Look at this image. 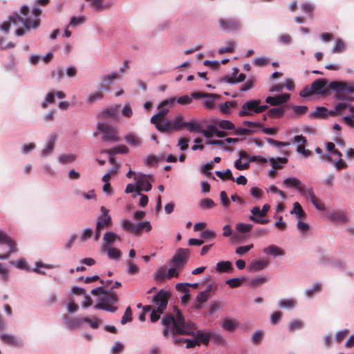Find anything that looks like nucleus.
I'll list each match as a JSON object with an SVG mask.
<instances>
[{"instance_id":"nucleus-35","label":"nucleus","mask_w":354,"mask_h":354,"mask_svg":"<svg viewBox=\"0 0 354 354\" xmlns=\"http://www.w3.org/2000/svg\"><path fill=\"white\" fill-rule=\"evenodd\" d=\"M103 240L106 243L105 245L108 246V245L112 244L116 240L120 241L121 239L118 235H117L114 232H107L104 234Z\"/></svg>"},{"instance_id":"nucleus-61","label":"nucleus","mask_w":354,"mask_h":354,"mask_svg":"<svg viewBox=\"0 0 354 354\" xmlns=\"http://www.w3.org/2000/svg\"><path fill=\"white\" fill-rule=\"evenodd\" d=\"M312 203L314 205V206L320 211L325 210V205L324 203L322 202L320 199H319L317 197H313V198L310 200Z\"/></svg>"},{"instance_id":"nucleus-39","label":"nucleus","mask_w":354,"mask_h":354,"mask_svg":"<svg viewBox=\"0 0 354 354\" xmlns=\"http://www.w3.org/2000/svg\"><path fill=\"white\" fill-rule=\"evenodd\" d=\"M216 175L223 180L228 179L234 181V178L233 177L232 171L230 169H227L224 172L216 171Z\"/></svg>"},{"instance_id":"nucleus-23","label":"nucleus","mask_w":354,"mask_h":354,"mask_svg":"<svg viewBox=\"0 0 354 354\" xmlns=\"http://www.w3.org/2000/svg\"><path fill=\"white\" fill-rule=\"evenodd\" d=\"M21 20H17L18 25L24 24L27 29L37 28L40 25V19L26 18L24 19L20 17Z\"/></svg>"},{"instance_id":"nucleus-24","label":"nucleus","mask_w":354,"mask_h":354,"mask_svg":"<svg viewBox=\"0 0 354 354\" xmlns=\"http://www.w3.org/2000/svg\"><path fill=\"white\" fill-rule=\"evenodd\" d=\"M251 213L252 214V215L250 216V221H252L257 223H259V224H262V225L266 224L268 223V219L261 218L256 216H261V211L259 207H257V206L254 207L251 209Z\"/></svg>"},{"instance_id":"nucleus-14","label":"nucleus","mask_w":354,"mask_h":354,"mask_svg":"<svg viewBox=\"0 0 354 354\" xmlns=\"http://www.w3.org/2000/svg\"><path fill=\"white\" fill-rule=\"evenodd\" d=\"M328 220L337 223L344 224L348 222L347 212L346 210H333L327 214Z\"/></svg>"},{"instance_id":"nucleus-6","label":"nucleus","mask_w":354,"mask_h":354,"mask_svg":"<svg viewBox=\"0 0 354 354\" xmlns=\"http://www.w3.org/2000/svg\"><path fill=\"white\" fill-rule=\"evenodd\" d=\"M121 225L124 230L136 236L140 235L143 230L148 232L152 228L149 221L134 224L131 221L125 219L122 221Z\"/></svg>"},{"instance_id":"nucleus-5","label":"nucleus","mask_w":354,"mask_h":354,"mask_svg":"<svg viewBox=\"0 0 354 354\" xmlns=\"http://www.w3.org/2000/svg\"><path fill=\"white\" fill-rule=\"evenodd\" d=\"M175 102L176 97H174L162 101L158 107V112L151 118V123L155 126L156 124L161 123L168 113L169 108L173 107Z\"/></svg>"},{"instance_id":"nucleus-20","label":"nucleus","mask_w":354,"mask_h":354,"mask_svg":"<svg viewBox=\"0 0 354 354\" xmlns=\"http://www.w3.org/2000/svg\"><path fill=\"white\" fill-rule=\"evenodd\" d=\"M64 319L65 326L70 330H75L77 328H80L82 326L83 324V317L71 318L66 315L64 316Z\"/></svg>"},{"instance_id":"nucleus-22","label":"nucleus","mask_w":354,"mask_h":354,"mask_svg":"<svg viewBox=\"0 0 354 354\" xmlns=\"http://www.w3.org/2000/svg\"><path fill=\"white\" fill-rule=\"evenodd\" d=\"M17 20H21L20 16L18 13H14L9 17L8 21H4L2 24L0 25V29L3 31L8 32L12 24L18 25Z\"/></svg>"},{"instance_id":"nucleus-58","label":"nucleus","mask_w":354,"mask_h":354,"mask_svg":"<svg viewBox=\"0 0 354 354\" xmlns=\"http://www.w3.org/2000/svg\"><path fill=\"white\" fill-rule=\"evenodd\" d=\"M10 263L14 265L19 269L30 270L26 261L24 259H19L17 261H10Z\"/></svg>"},{"instance_id":"nucleus-50","label":"nucleus","mask_w":354,"mask_h":354,"mask_svg":"<svg viewBox=\"0 0 354 354\" xmlns=\"http://www.w3.org/2000/svg\"><path fill=\"white\" fill-rule=\"evenodd\" d=\"M1 339L10 344V345H17L19 340L16 339L14 336L8 335V334H3L1 336Z\"/></svg>"},{"instance_id":"nucleus-52","label":"nucleus","mask_w":354,"mask_h":354,"mask_svg":"<svg viewBox=\"0 0 354 354\" xmlns=\"http://www.w3.org/2000/svg\"><path fill=\"white\" fill-rule=\"evenodd\" d=\"M303 322L301 320H293L288 324V329L290 331H295L302 328Z\"/></svg>"},{"instance_id":"nucleus-38","label":"nucleus","mask_w":354,"mask_h":354,"mask_svg":"<svg viewBox=\"0 0 354 354\" xmlns=\"http://www.w3.org/2000/svg\"><path fill=\"white\" fill-rule=\"evenodd\" d=\"M125 140L129 145L133 147L139 146L141 144L140 138L137 136L131 133L126 136Z\"/></svg>"},{"instance_id":"nucleus-26","label":"nucleus","mask_w":354,"mask_h":354,"mask_svg":"<svg viewBox=\"0 0 354 354\" xmlns=\"http://www.w3.org/2000/svg\"><path fill=\"white\" fill-rule=\"evenodd\" d=\"M90 3L92 7L96 11H103L109 8V6L104 4V0H86Z\"/></svg>"},{"instance_id":"nucleus-46","label":"nucleus","mask_w":354,"mask_h":354,"mask_svg":"<svg viewBox=\"0 0 354 354\" xmlns=\"http://www.w3.org/2000/svg\"><path fill=\"white\" fill-rule=\"evenodd\" d=\"M296 301L293 299H281L279 302V307L282 308L292 309L295 306Z\"/></svg>"},{"instance_id":"nucleus-17","label":"nucleus","mask_w":354,"mask_h":354,"mask_svg":"<svg viewBox=\"0 0 354 354\" xmlns=\"http://www.w3.org/2000/svg\"><path fill=\"white\" fill-rule=\"evenodd\" d=\"M270 263V261L265 259H254L248 266V269L251 272H258L265 269Z\"/></svg>"},{"instance_id":"nucleus-15","label":"nucleus","mask_w":354,"mask_h":354,"mask_svg":"<svg viewBox=\"0 0 354 354\" xmlns=\"http://www.w3.org/2000/svg\"><path fill=\"white\" fill-rule=\"evenodd\" d=\"M135 179L137 180L136 190L138 192L141 191L149 192L151 190V185L150 184L148 177L146 175H140L138 177H136Z\"/></svg>"},{"instance_id":"nucleus-29","label":"nucleus","mask_w":354,"mask_h":354,"mask_svg":"<svg viewBox=\"0 0 354 354\" xmlns=\"http://www.w3.org/2000/svg\"><path fill=\"white\" fill-rule=\"evenodd\" d=\"M232 270L233 267L230 261H221L216 264V270L218 272H229Z\"/></svg>"},{"instance_id":"nucleus-21","label":"nucleus","mask_w":354,"mask_h":354,"mask_svg":"<svg viewBox=\"0 0 354 354\" xmlns=\"http://www.w3.org/2000/svg\"><path fill=\"white\" fill-rule=\"evenodd\" d=\"M0 244H6L9 247V252L15 253L17 252L16 243L4 232L0 230Z\"/></svg>"},{"instance_id":"nucleus-60","label":"nucleus","mask_w":354,"mask_h":354,"mask_svg":"<svg viewBox=\"0 0 354 354\" xmlns=\"http://www.w3.org/2000/svg\"><path fill=\"white\" fill-rule=\"evenodd\" d=\"M220 198L221 204L225 208H228L230 205V201L227 197V195L225 191H222L220 193Z\"/></svg>"},{"instance_id":"nucleus-47","label":"nucleus","mask_w":354,"mask_h":354,"mask_svg":"<svg viewBox=\"0 0 354 354\" xmlns=\"http://www.w3.org/2000/svg\"><path fill=\"white\" fill-rule=\"evenodd\" d=\"M270 162L274 169H279L282 168V166L279 165L278 162L285 164L288 162V159L286 158H278L277 159L272 158Z\"/></svg>"},{"instance_id":"nucleus-32","label":"nucleus","mask_w":354,"mask_h":354,"mask_svg":"<svg viewBox=\"0 0 354 354\" xmlns=\"http://www.w3.org/2000/svg\"><path fill=\"white\" fill-rule=\"evenodd\" d=\"M263 252L266 254H270L273 256H281L283 255V250L275 245H270L268 247L264 248Z\"/></svg>"},{"instance_id":"nucleus-10","label":"nucleus","mask_w":354,"mask_h":354,"mask_svg":"<svg viewBox=\"0 0 354 354\" xmlns=\"http://www.w3.org/2000/svg\"><path fill=\"white\" fill-rule=\"evenodd\" d=\"M218 28L225 32H230L241 28L239 20L235 18H221L218 21Z\"/></svg>"},{"instance_id":"nucleus-12","label":"nucleus","mask_w":354,"mask_h":354,"mask_svg":"<svg viewBox=\"0 0 354 354\" xmlns=\"http://www.w3.org/2000/svg\"><path fill=\"white\" fill-rule=\"evenodd\" d=\"M203 97H218V94L216 93H203V92H194L192 93L191 96H189L187 95H183L181 97H179L178 98H176V102H177L178 104L181 105H186L192 103V98L194 99H200Z\"/></svg>"},{"instance_id":"nucleus-64","label":"nucleus","mask_w":354,"mask_h":354,"mask_svg":"<svg viewBox=\"0 0 354 354\" xmlns=\"http://www.w3.org/2000/svg\"><path fill=\"white\" fill-rule=\"evenodd\" d=\"M349 330L348 329H344L342 330H340L337 332L335 336V341L337 343H341L342 340L346 337V335L348 334Z\"/></svg>"},{"instance_id":"nucleus-4","label":"nucleus","mask_w":354,"mask_h":354,"mask_svg":"<svg viewBox=\"0 0 354 354\" xmlns=\"http://www.w3.org/2000/svg\"><path fill=\"white\" fill-rule=\"evenodd\" d=\"M183 120H185L184 115L179 114L171 120H167L160 124H156L155 127L160 133H171L172 132L180 131L183 129Z\"/></svg>"},{"instance_id":"nucleus-30","label":"nucleus","mask_w":354,"mask_h":354,"mask_svg":"<svg viewBox=\"0 0 354 354\" xmlns=\"http://www.w3.org/2000/svg\"><path fill=\"white\" fill-rule=\"evenodd\" d=\"M290 214H295L297 218L299 220L304 219L306 218V213L303 210L301 205L298 202H295L293 204V209L290 211Z\"/></svg>"},{"instance_id":"nucleus-25","label":"nucleus","mask_w":354,"mask_h":354,"mask_svg":"<svg viewBox=\"0 0 354 354\" xmlns=\"http://www.w3.org/2000/svg\"><path fill=\"white\" fill-rule=\"evenodd\" d=\"M57 140V136L55 134H51L48 139V144L46 148L42 150V154L44 156H48L53 152L55 142Z\"/></svg>"},{"instance_id":"nucleus-54","label":"nucleus","mask_w":354,"mask_h":354,"mask_svg":"<svg viewBox=\"0 0 354 354\" xmlns=\"http://www.w3.org/2000/svg\"><path fill=\"white\" fill-rule=\"evenodd\" d=\"M210 297V295L208 294V290L201 291L198 293L196 299L199 303L204 304Z\"/></svg>"},{"instance_id":"nucleus-51","label":"nucleus","mask_w":354,"mask_h":354,"mask_svg":"<svg viewBox=\"0 0 354 354\" xmlns=\"http://www.w3.org/2000/svg\"><path fill=\"white\" fill-rule=\"evenodd\" d=\"M244 279H240V278H232L230 279H228L226 281V283L229 285V286L232 288L239 287L243 282L244 281Z\"/></svg>"},{"instance_id":"nucleus-8","label":"nucleus","mask_w":354,"mask_h":354,"mask_svg":"<svg viewBox=\"0 0 354 354\" xmlns=\"http://www.w3.org/2000/svg\"><path fill=\"white\" fill-rule=\"evenodd\" d=\"M259 100H253L246 102L242 105V110L239 112V116L243 117L252 115V112L259 113L266 111L268 106L267 105L260 106Z\"/></svg>"},{"instance_id":"nucleus-43","label":"nucleus","mask_w":354,"mask_h":354,"mask_svg":"<svg viewBox=\"0 0 354 354\" xmlns=\"http://www.w3.org/2000/svg\"><path fill=\"white\" fill-rule=\"evenodd\" d=\"M196 337H197L196 340H198L199 342V344L201 342H202L205 345H207L209 342V339H210V334L203 333L201 330H198L197 334H196Z\"/></svg>"},{"instance_id":"nucleus-7","label":"nucleus","mask_w":354,"mask_h":354,"mask_svg":"<svg viewBox=\"0 0 354 354\" xmlns=\"http://www.w3.org/2000/svg\"><path fill=\"white\" fill-rule=\"evenodd\" d=\"M189 254V249L178 248L174 257L169 260V265L178 268V270H183L187 263Z\"/></svg>"},{"instance_id":"nucleus-37","label":"nucleus","mask_w":354,"mask_h":354,"mask_svg":"<svg viewBox=\"0 0 354 354\" xmlns=\"http://www.w3.org/2000/svg\"><path fill=\"white\" fill-rule=\"evenodd\" d=\"M284 112L285 111L283 107H276L269 109L268 115L271 118H277L281 117L284 114Z\"/></svg>"},{"instance_id":"nucleus-28","label":"nucleus","mask_w":354,"mask_h":354,"mask_svg":"<svg viewBox=\"0 0 354 354\" xmlns=\"http://www.w3.org/2000/svg\"><path fill=\"white\" fill-rule=\"evenodd\" d=\"M118 301V295L115 292H105V294H104L103 297L101 299L100 303H105V304H115Z\"/></svg>"},{"instance_id":"nucleus-34","label":"nucleus","mask_w":354,"mask_h":354,"mask_svg":"<svg viewBox=\"0 0 354 354\" xmlns=\"http://www.w3.org/2000/svg\"><path fill=\"white\" fill-rule=\"evenodd\" d=\"M237 103L236 101L231 100L220 104L218 107L221 113L227 114L230 113V109L235 107Z\"/></svg>"},{"instance_id":"nucleus-57","label":"nucleus","mask_w":354,"mask_h":354,"mask_svg":"<svg viewBox=\"0 0 354 354\" xmlns=\"http://www.w3.org/2000/svg\"><path fill=\"white\" fill-rule=\"evenodd\" d=\"M252 228V225L251 224L246 223H238L236 225V230L241 233H246L250 232Z\"/></svg>"},{"instance_id":"nucleus-59","label":"nucleus","mask_w":354,"mask_h":354,"mask_svg":"<svg viewBox=\"0 0 354 354\" xmlns=\"http://www.w3.org/2000/svg\"><path fill=\"white\" fill-rule=\"evenodd\" d=\"M101 115L104 118H111L116 116V111L113 109H106L101 112Z\"/></svg>"},{"instance_id":"nucleus-16","label":"nucleus","mask_w":354,"mask_h":354,"mask_svg":"<svg viewBox=\"0 0 354 354\" xmlns=\"http://www.w3.org/2000/svg\"><path fill=\"white\" fill-rule=\"evenodd\" d=\"M290 97L288 93H283L276 96H268L266 98V102L271 106H278L286 103Z\"/></svg>"},{"instance_id":"nucleus-36","label":"nucleus","mask_w":354,"mask_h":354,"mask_svg":"<svg viewBox=\"0 0 354 354\" xmlns=\"http://www.w3.org/2000/svg\"><path fill=\"white\" fill-rule=\"evenodd\" d=\"M238 326V322L231 319H225L222 324V327L227 331H233Z\"/></svg>"},{"instance_id":"nucleus-9","label":"nucleus","mask_w":354,"mask_h":354,"mask_svg":"<svg viewBox=\"0 0 354 354\" xmlns=\"http://www.w3.org/2000/svg\"><path fill=\"white\" fill-rule=\"evenodd\" d=\"M97 129L103 134L102 140L104 141L117 142L119 140L118 133L113 126L99 122L97 124Z\"/></svg>"},{"instance_id":"nucleus-45","label":"nucleus","mask_w":354,"mask_h":354,"mask_svg":"<svg viewBox=\"0 0 354 354\" xmlns=\"http://www.w3.org/2000/svg\"><path fill=\"white\" fill-rule=\"evenodd\" d=\"M322 290V284L320 283H315L312 288L306 290L305 294L308 297H312L313 295L319 292Z\"/></svg>"},{"instance_id":"nucleus-11","label":"nucleus","mask_w":354,"mask_h":354,"mask_svg":"<svg viewBox=\"0 0 354 354\" xmlns=\"http://www.w3.org/2000/svg\"><path fill=\"white\" fill-rule=\"evenodd\" d=\"M169 294L165 290H160L153 296V301L158 306L157 311L163 313L168 304Z\"/></svg>"},{"instance_id":"nucleus-56","label":"nucleus","mask_w":354,"mask_h":354,"mask_svg":"<svg viewBox=\"0 0 354 354\" xmlns=\"http://www.w3.org/2000/svg\"><path fill=\"white\" fill-rule=\"evenodd\" d=\"M55 102V93L53 92H49L46 97L45 100L42 102L41 106L44 109L47 108L48 104H53Z\"/></svg>"},{"instance_id":"nucleus-41","label":"nucleus","mask_w":354,"mask_h":354,"mask_svg":"<svg viewBox=\"0 0 354 354\" xmlns=\"http://www.w3.org/2000/svg\"><path fill=\"white\" fill-rule=\"evenodd\" d=\"M215 124H217L220 128H221L223 129H226V130L235 129V126L234 125V124L229 120H218L217 122H215Z\"/></svg>"},{"instance_id":"nucleus-33","label":"nucleus","mask_w":354,"mask_h":354,"mask_svg":"<svg viewBox=\"0 0 354 354\" xmlns=\"http://www.w3.org/2000/svg\"><path fill=\"white\" fill-rule=\"evenodd\" d=\"M330 115V111H328L326 107L324 106H317L315 112L310 114V116L315 118H326Z\"/></svg>"},{"instance_id":"nucleus-18","label":"nucleus","mask_w":354,"mask_h":354,"mask_svg":"<svg viewBox=\"0 0 354 354\" xmlns=\"http://www.w3.org/2000/svg\"><path fill=\"white\" fill-rule=\"evenodd\" d=\"M283 184L287 187L295 188L299 193H305L304 185L301 183V180L297 178H287L283 180Z\"/></svg>"},{"instance_id":"nucleus-13","label":"nucleus","mask_w":354,"mask_h":354,"mask_svg":"<svg viewBox=\"0 0 354 354\" xmlns=\"http://www.w3.org/2000/svg\"><path fill=\"white\" fill-rule=\"evenodd\" d=\"M102 215L97 218L96 227L103 230L112 226V220L109 214V210L104 206L101 207Z\"/></svg>"},{"instance_id":"nucleus-40","label":"nucleus","mask_w":354,"mask_h":354,"mask_svg":"<svg viewBox=\"0 0 354 354\" xmlns=\"http://www.w3.org/2000/svg\"><path fill=\"white\" fill-rule=\"evenodd\" d=\"M154 278L157 281H164L167 278L166 267L162 266L158 268L154 274Z\"/></svg>"},{"instance_id":"nucleus-53","label":"nucleus","mask_w":354,"mask_h":354,"mask_svg":"<svg viewBox=\"0 0 354 354\" xmlns=\"http://www.w3.org/2000/svg\"><path fill=\"white\" fill-rule=\"evenodd\" d=\"M345 49V44L341 39H337L335 44V46L333 48V53H340L343 52Z\"/></svg>"},{"instance_id":"nucleus-55","label":"nucleus","mask_w":354,"mask_h":354,"mask_svg":"<svg viewBox=\"0 0 354 354\" xmlns=\"http://www.w3.org/2000/svg\"><path fill=\"white\" fill-rule=\"evenodd\" d=\"M132 320V312L131 307H127L124 315L122 316L121 319V324H125L126 323L131 322Z\"/></svg>"},{"instance_id":"nucleus-48","label":"nucleus","mask_w":354,"mask_h":354,"mask_svg":"<svg viewBox=\"0 0 354 354\" xmlns=\"http://www.w3.org/2000/svg\"><path fill=\"white\" fill-rule=\"evenodd\" d=\"M199 206L203 209H211L216 206L215 203L210 198H205L199 202Z\"/></svg>"},{"instance_id":"nucleus-3","label":"nucleus","mask_w":354,"mask_h":354,"mask_svg":"<svg viewBox=\"0 0 354 354\" xmlns=\"http://www.w3.org/2000/svg\"><path fill=\"white\" fill-rule=\"evenodd\" d=\"M329 87L335 91V98L338 100L353 101V97L350 95L354 93V86L344 82H331Z\"/></svg>"},{"instance_id":"nucleus-62","label":"nucleus","mask_w":354,"mask_h":354,"mask_svg":"<svg viewBox=\"0 0 354 354\" xmlns=\"http://www.w3.org/2000/svg\"><path fill=\"white\" fill-rule=\"evenodd\" d=\"M88 323L91 328L96 329L99 327V319L98 318H94L93 319L88 317H83V323Z\"/></svg>"},{"instance_id":"nucleus-49","label":"nucleus","mask_w":354,"mask_h":354,"mask_svg":"<svg viewBox=\"0 0 354 354\" xmlns=\"http://www.w3.org/2000/svg\"><path fill=\"white\" fill-rule=\"evenodd\" d=\"M59 160L62 164L71 163L76 160V156L74 154H63L59 156Z\"/></svg>"},{"instance_id":"nucleus-27","label":"nucleus","mask_w":354,"mask_h":354,"mask_svg":"<svg viewBox=\"0 0 354 354\" xmlns=\"http://www.w3.org/2000/svg\"><path fill=\"white\" fill-rule=\"evenodd\" d=\"M104 250L107 251V255L111 259L119 260L121 257L122 252L115 248L104 245Z\"/></svg>"},{"instance_id":"nucleus-2","label":"nucleus","mask_w":354,"mask_h":354,"mask_svg":"<svg viewBox=\"0 0 354 354\" xmlns=\"http://www.w3.org/2000/svg\"><path fill=\"white\" fill-rule=\"evenodd\" d=\"M331 88L329 84L324 79L315 80L310 85L306 86L301 92L300 95L303 97H309L313 94L328 95Z\"/></svg>"},{"instance_id":"nucleus-63","label":"nucleus","mask_w":354,"mask_h":354,"mask_svg":"<svg viewBox=\"0 0 354 354\" xmlns=\"http://www.w3.org/2000/svg\"><path fill=\"white\" fill-rule=\"evenodd\" d=\"M253 248V244L245 246H240L236 249V253L239 255H243L248 252Z\"/></svg>"},{"instance_id":"nucleus-19","label":"nucleus","mask_w":354,"mask_h":354,"mask_svg":"<svg viewBox=\"0 0 354 354\" xmlns=\"http://www.w3.org/2000/svg\"><path fill=\"white\" fill-rule=\"evenodd\" d=\"M239 158L234 162V167L238 170H245L250 167V161L242 162V160L249 158V154L243 150L239 151Z\"/></svg>"},{"instance_id":"nucleus-42","label":"nucleus","mask_w":354,"mask_h":354,"mask_svg":"<svg viewBox=\"0 0 354 354\" xmlns=\"http://www.w3.org/2000/svg\"><path fill=\"white\" fill-rule=\"evenodd\" d=\"M127 272L131 275L138 274L140 272L139 267L136 265L133 261L128 260L127 261Z\"/></svg>"},{"instance_id":"nucleus-1","label":"nucleus","mask_w":354,"mask_h":354,"mask_svg":"<svg viewBox=\"0 0 354 354\" xmlns=\"http://www.w3.org/2000/svg\"><path fill=\"white\" fill-rule=\"evenodd\" d=\"M161 323L164 326V337L170 335H191L195 329V324L192 322H186L177 307H174V315L168 314L163 316Z\"/></svg>"},{"instance_id":"nucleus-44","label":"nucleus","mask_w":354,"mask_h":354,"mask_svg":"<svg viewBox=\"0 0 354 354\" xmlns=\"http://www.w3.org/2000/svg\"><path fill=\"white\" fill-rule=\"evenodd\" d=\"M94 308L102 309L111 313H114L118 310V307L105 303H98L94 306Z\"/></svg>"},{"instance_id":"nucleus-31","label":"nucleus","mask_w":354,"mask_h":354,"mask_svg":"<svg viewBox=\"0 0 354 354\" xmlns=\"http://www.w3.org/2000/svg\"><path fill=\"white\" fill-rule=\"evenodd\" d=\"M186 128L189 132L201 133V128L199 124L194 121L185 122L183 120V129Z\"/></svg>"}]
</instances>
